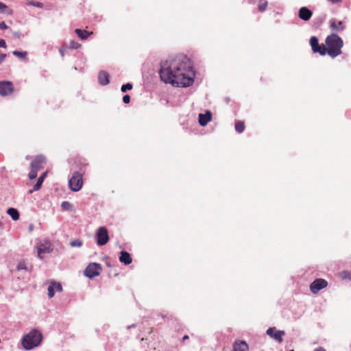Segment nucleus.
<instances>
[{
    "instance_id": "f257e3e1",
    "label": "nucleus",
    "mask_w": 351,
    "mask_h": 351,
    "mask_svg": "<svg viewBox=\"0 0 351 351\" xmlns=\"http://www.w3.org/2000/svg\"><path fill=\"white\" fill-rule=\"evenodd\" d=\"M159 73L162 81L173 86L187 87L193 82L192 67L186 57H177L161 62Z\"/></svg>"
},
{
    "instance_id": "79ce46f5",
    "label": "nucleus",
    "mask_w": 351,
    "mask_h": 351,
    "mask_svg": "<svg viewBox=\"0 0 351 351\" xmlns=\"http://www.w3.org/2000/svg\"><path fill=\"white\" fill-rule=\"evenodd\" d=\"M314 351H326V350L322 348H319L317 349H315Z\"/></svg>"
},
{
    "instance_id": "7ed1b4c3",
    "label": "nucleus",
    "mask_w": 351,
    "mask_h": 351,
    "mask_svg": "<svg viewBox=\"0 0 351 351\" xmlns=\"http://www.w3.org/2000/svg\"><path fill=\"white\" fill-rule=\"evenodd\" d=\"M42 341L41 333L36 330H31L22 339V345L26 350H31L38 346Z\"/></svg>"
},
{
    "instance_id": "412c9836",
    "label": "nucleus",
    "mask_w": 351,
    "mask_h": 351,
    "mask_svg": "<svg viewBox=\"0 0 351 351\" xmlns=\"http://www.w3.org/2000/svg\"><path fill=\"white\" fill-rule=\"evenodd\" d=\"M7 213L12 217V219L14 221H16L19 219V213L16 208H10L7 210Z\"/></svg>"
},
{
    "instance_id": "f704fd0d",
    "label": "nucleus",
    "mask_w": 351,
    "mask_h": 351,
    "mask_svg": "<svg viewBox=\"0 0 351 351\" xmlns=\"http://www.w3.org/2000/svg\"><path fill=\"white\" fill-rule=\"evenodd\" d=\"M0 47L3 48L7 47L5 41L3 39H0Z\"/></svg>"
},
{
    "instance_id": "393cba45",
    "label": "nucleus",
    "mask_w": 351,
    "mask_h": 351,
    "mask_svg": "<svg viewBox=\"0 0 351 351\" xmlns=\"http://www.w3.org/2000/svg\"><path fill=\"white\" fill-rule=\"evenodd\" d=\"M43 178H38L37 183L34 186V191L39 190L43 184Z\"/></svg>"
},
{
    "instance_id": "a878e982",
    "label": "nucleus",
    "mask_w": 351,
    "mask_h": 351,
    "mask_svg": "<svg viewBox=\"0 0 351 351\" xmlns=\"http://www.w3.org/2000/svg\"><path fill=\"white\" fill-rule=\"evenodd\" d=\"M70 245L72 246V247H81L82 245V242L81 240L80 239H75V240H73L72 241L71 243H70Z\"/></svg>"
},
{
    "instance_id": "39448f33",
    "label": "nucleus",
    "mask_w": 351,
    "mask_h": 351,
    "mask_svg": "<svg viewBox=\"0 0 351 351\" xmlns=\"http://www.w3.org/2000/svg\"><path fill=\"white\" fill-rule=\"evenodd\" d=\"M83 185L82 175L78 171L73 173L72 177L69 180V187L72 191H79Z\"/></svg>"
},
{
    "instance_id": "473e14b6",
    "label": "nucleus",
    "mask_w": 351,
    "mask_h": 351,
    "mask_svg": "<svg viewBox=\"0 0 351 351\" xmlns=\"http://www.w3.org/2000/svg\"><path fill=\"white\" fill-rule=\"evenodd\" d=\"M17 269L18 270H21V269H26V267H25V263H20L18 265H17Z\"/></svg>"
},
{
    "instance_id": "9d476101",
    "label": "nucleus",
    "mask_w": 351,
    "mask_h": 351,
    "mask_svg": "<svg viewBox=\"0 0 351 351\" xmlns=\"http://www.w3.org/2000/svg\"><path fill=\"white\" fill-rule=\"evenodd\" d=\"M310 44L314 53H319L322 56L326 55L325 45H319L318 39L315 36H312L311 38Z\"/></svg>"
},
{
    "instance_id": "c756f323",
    "label": "nucleus",
    "mask_w": 351,
    "mask_h": 351,
    "mask_svg": "<svg viewBox=\"0 0 351 351\" xmlns=\"http://www.w3.org/2000/svg\"><path fill=\"white\" fill-rule=\"evenodd\" d=\"M123 101L125 103V104H129L130 101V96L129 95H125L123 97Z\"/></svg>"
},
{
    "instance_id": "dca6fc26",
    "label": "nucleus",
    "mask_w": 351,
    "mask_h": 351,
    "mask_svg": "<svg viewBox=\"0 0 351 351\" xmlns=\"http://www.w3.org/2000/svg\"><path fill=\"white\" fill-rule=\"evenodd\" d=\"M312 15L313 12L306 7H302L299 10L298 16L304 21L309 20Z\"/></svg>"
},
{
    "instance_id": "37998d69",
    "label": "nucleus",
    "mask_w": 351,
    "mask_h": 351,
    "mask_svg": "<svg viewBox=\"0 0 351 351\" xmlns=\"http://www.w3.org/2000/svg\"><path fill=\"white\" fill-rule=\"evenodd\" d=\"M40 3H38L36 5L38 6V7H40Z\"/></svg>"
},
{
    "instance_id": "e433bc0d",
    "label": "nucleus",
    "mask_w": 351,
    "mask_h": 351,
    "mask_svg": "<svg viewBox=\"0 0 351 351\" xmlns=\"http://www.w3.org/2000/svg\"><path fill=\"white\" fill-rule=\"evenodd\" d=\"M6 54L0 53V64L5 59Z\"/></svg>"
},
{
    "instance_id": "f8f14e48",
    "label": "nucleus",
    "mask_w": 351,
    "mask_h": 351,
    "mask_svg": "<svg viewBox=\"0 0 351 351\" xmlns=\"http://www.w3.org/2000/svg\"><path fill=\"white\" fill-rule=\"evenodd\" d=\"M266 333L279 343L282 341V337L285 335V332L283 330H277L275 327L269 328L267 330Z\"/></svg>"
},
{
    "instance_id": "72a5a7b5",
    "label": "nucleus",
    "mask_w": 351,
    "mask_h": 351,
    "mask_svg": "<svg viewBox=\"0 0 351 351\" xmlns=\"http://www.w3.org/2000/svg\"><path fill=\"white\" fill-rule=\"evenodd\" d=\"M8 25L5 23V22L0 23V29H8Z\"/></svg>"
},
{
    "instance_id": "20e7f679",
    "label": "nucleus",
    "mask_w": 351,
    "mask_h": 351,
    "mask_svg": "<svg viewBox=\"0 0 351 351\" xmlns=\"http://www.w3.org/2000/svg\"><path fill=\"white\" fill-rule=\"evenodd\" d=\"M46 162V159L43 156H37L32 161L30 167L31 170L28 174V177L30 180H34L37 177V172L38 170L44 167V165Z\"/></svg>"
},
{
    "instance_id": "f03ea898",
    "label": "nucleus",
    "mask_w": 351,
    "mask_h": 351,
    "mask_svg": "<svg viewBox=\"0 0 351 351\" xmlns=\"http://www.w3.org/2000/svg\"><path fill=\"white\" fill-rule=\"evenodd\" d=\"M326 54L334 58L341 54V49L343 46V40L335 33L328 36L325 40Z\"/></svg>"
},
{
    "instance_id": "2f4dec72",
    "label": "nucleus",
    "mask_w": 351,
    "mask_h": 351,
    "mask_svg": "<svg viewBox=\"0 0 351 351\" xmlns=\"http://www.w3.org/2000/svg\"><path fill=\"white\" fill-rule=\"evenodd\" d=\"M266 7H267V3L266 2L264 3L260 4V5H258V10L260 12H263V11H264L265 10Z\"/></svg>"
},
{
    "instance_id": "c9c22d12",
    "label": "nucleus",
    "mask_w": 351,
    "mask_h": 351,
    "mask_svg": "<svg viewBox=\"0 0 351 351\" xmlns=\"http://www.w3.org/2000/svg\"><path fill=\"white\" fill-rule=\"evenodd\" d=\"M13 36L15 37V38H20L21 36V33L19 32H13Z\"/></svg>"
},
{
    "instance_id": "cd10ccee",
    "label": "nucleus",
    "mask_w": 351,
    "mask_h": 351,
    "mask_svg": "<svg viewBox=\"0 0 351 351\" xmlns=\"http://www.w3.org/2000/svg\"><path fill=\"white\" fill-rule=\"evenodd\" d=\"M70 206H71V204L69 202L65 201L62 203V207L64 209L68 210V209H69Z\"/></svg>"
},
{
    "instance_id": "bb28decb",
    "label": "nucleus",
    "mask_w": 351,
    "mask_h": 351,
    "mask_svg": "<svg viewBox=\"0 0 351 351\" xmlns=\"http://www.w3.org/2000/svg\"><path fill=\"white\" fill-rule=\"evenodd\" d=\"M132 88V84H130V83H128L126 84H124L121 86V91L122 92H126L127 90H131Z\"/></svg>"
},
{
    "instance_id": "58836bf2",
    "label": "nucleus",
    "mask_w": 351,
    "mask_h": 351,
    "mask_svg": "<svg viewBox=\"0 0 351 351\" xmlns=\"http://www.w3.org/2000/svg\"><path fill=\"white\" fill-rule=\"evenodd\" d=\"M47 174V171L44 172L39 178H43V180L44 181L45 178Z\"/></svg>"
},
{
    "instance_id": "423d86ee",
    "label": "nucleus",
    "mask_w": 351,
    "mask_h": 351,
    "mask_svg": "<svg viewBox=\"0 0 351 351\" xmlns=\"http://www.w3.org/2000/svg\"><path fill=\"white\" fill-rule=\"evenodd\" d=\"M102 271V267L100 264L96 263H90L84 270V275L89 278L98 276Z\"/></svg>"
},
{
    "instance_id": "2eb2a0df",
    "label": "nucleus",
    "mask_w": 351,
    "mask_h": 351,
    "mask_svg": "<svg viewBox=\"0 0 351 351\" xmlns=\"http://www.w3.org/2000/svg\"><path fill=\"white\" fill-rule=\"evenodd\" d=\"M249 346L245 341L236 340L233 343L232 351H248Z\"/></svg>"
},
{
    "instance_id": "b1692460",
    "label": "nucleus",
    "mask_w": 351,
    "mask_h": 351,
    "mask_svg": "<svg viewBox=\"0 0 351 351\" xmlns=\"http://www.w3.org/2000/svg\"><path fill=\"white\" fill-rule=\"evenodd\" d=\"M81 44L75 42V40H71L69 43V48L71 49H77L81 47Z\"/></svg>"
},
{
    "instance_id": "ea45409f",
    "label": "nucleus",
    "mask_w": 351,
    "mask_h": 351,
    "mask_svg": "<svg viewBox=\"0 0 351 351\" xmlns=\"http://www.w3.org/2000/svg\"><path fill=\"white\" fill-rule=\"evenodd\" d=\"M60 53L62 57H63L64 56V51L63 49H60Z\"/></svg>"
},
{
    "instance_id": "5701e85b",
    "label": "nucleus",
    "mask_w": 351,
    "mask_h": 351,
    "mask_svg": "<svg viewBox=\"0 0 351 351\" xmlns=\"http://www.w3.org/2000/svg\"><path fill=\"white\" fill-rule=\"evenodd\" d=\"M13 55L19 58V59L24 60L26 59L27 52V51H14L12 52Z\"/></svg>"
},
{
    "instance_id": "1a4fd4ad",
    "label": "nucleus",
    "mask_w": 351,
    "mask_h": 351,
    "mask_svg": "<svg viewBox=\"0 0 351 351\" xmlns=\"http://www.w3.org/2000/svg\"><path fill=\"white\" fill-rule=\"evenodd\" d=\"M14 90L13 84L10 81L0 82V95L7 96L11 95Z\"/></svg>"
},
{
    "instance_id": "4be33fe9",
    "label": "nucleus",
    "mask_w": 351,
    "mask_h": 351,
    "mask_svg": "<svg viewBox=\"0 0 351 351\" xmlns=\"http://www.w3.org/2000/svg\"><path fill=\"white\" fill-rule=\"evenodd\" d=\"M235 130L237 132L241 133L245 130V123L242 121H237L235 123Z\"/></svg>"
},
{
    "instance_id": "4468645a",
    "label": "nucleus",
    "mask_w": 351,
    "mask_h": 351,
    "mask_svg": "<svg viewBox=\"0 0 351 351\" xmlns=\"http://www.w3.org/2000/svg\"><path fill=\"white\" fill-rule=\"evenodd\" d=\"M54 289H56L58 292H61L62 291V287L60 283L52 281L50 282V285L48 287V296L49 298H51L54 296L55 292Z\"/></svg>"
},
{
    "instance_id": "a211bd4d",
    "label": "nucleus",
    "mask_w": 351,
    "mask_h": 351,
    "mask_svg": "<svg viewBox=\"0 0 351 351\" xmlns=\"http://www.w3.org/2000/svg\"><path fill=\"white\" fill-rule=\"evenodd\" d=\"M109 78L110 75L107 72L101 71L99 73L98 80L101 85H107L110 82Z\"/></svg>"
},
{
    "instance_id": "4c0bfd02",
    "label": "nucleus",
    "mask_w": 351,
    "mask_h": 351,
    "mask_svg": "<svg viewBox=\"0 0 351 351\" xmlns=\"http://www.w3.org/2000/svg\"><path fill=\"white\" fill-rule=\"evenodd\" d=\"M329 2L332 3H339L341 2V0H328Z\"/></svg>"
},
{
    "instance_id": "aec40b11",
    "label": "nucleus",
    "mask_w": 351,
    "mask_h": 351,
    "mask_svg": "<svg viewBox=\"0 0 351 351\" xmlns=\"http://www.w3.org/2000/svg\"><path fill=\"white\" fill-rule=\"evenodd\" d=\"M75 32L82 40H86L90 35L93 34V32H88L86 30H82L80 29H75Z\"/></svg>"
},
{
    "instance_id": "6ab92c4d",
    "label": "nucleus",
    "mask_w": 351,
    "mask_h": 351,
    "mask_svg": "<svg viewBox=\"0 0 351 351\" xmlns=\"http://www.w3.org/2000/svg\"><path fill=\"white\" fill-rule=\"evenodd\" d=\"M119 259L121 263L125 265H129L132 261L130 254L126 251L121 252Z\"/></svg>"
},
{
    "instance_id": "0eeeda50",
    "label": "nucleus",
    "mask_w": 351,
    "mask_h": 351,
    "mask_svg": "<svg viewBox=\"0 0 351 351\" xmlns=\"http://www.w3.org/2000/svg\"><path fill=\"white\" fill-rule=\"evenodd\" d=\"M97 243L99 245H104L109 241L108 232L106 228L100 227L96 232Z\"/></svg>"
},
{
    "instance_id": "c85d7f7f",
    "label": "nucleus",
    "mask_w": 351,
    "mask_h": 351,
    "mask_svg": "<svg viewBox=\"0 0 351 351\" xmlns=\"http://www.w3.org/2000/svg\"><path fill=\"white\" fill-rule=\"evenodd\" d=\"M8 8L6 5L4 3L0 2V11L1 12H6L5 10H7Z\"/></svg>"
},
{
    "instance_id": "7c9ffc66",
    "label": "nucleus",
    "mask_w": 351,
    "mask_h": 351,
    "mask_svg": "<svg viewBox=\"0 0 351 351\" xmlns=\"http://www.w3.org/2000/svg\"><path fill=\"white\" fill-rule=\"evenodd\" d=\"M341 277L343 278H349V279H351V273L350 272H343L341 274Z\"/></svg>"
},
{
    "instance_id": "f3484780",
    "label": "nucleus",
    "mask_w": 351,
    "mask_h": 351,
    "mask_svg": "<svg viewBox=\"0 0 351 351\" xmlns=\"http://www.w3.org/2000/svg\"><path fill=\"white\" fill-rule=\"evenodd\" d=\"M212 119V114L210 111H206L205 114H199V123L201 125H206Z\"/></svg>"
},
{
    "instance_id": "6e6552de",
    "label": "nucleus",
    "mask_w": 351,
    "mask_h": 351,
    "mask_svg": "<svg viewBox=\"0 0 351 351\" xmlns=\"http://www.w3.org/2000/svg\"><path fill=\"white\" fill-rule=\"evenodd\" d=\"M328 286V282L323 278H317L315 279L311 285H310V290L311 291L316 294L321 289L326 288Z\"/></svg>"
},
{
    "instance_id": "ddd939ff",
    "label": "nucleus",
    "mask_w": 351,
    "mask_h": 351,
    "mask_svg": "<svg viewBox=\"0 0 351 351\" xmlns=\"http://www.w3.org/2000/svg\"><path fill=\"white\" fill-rule=\"evenodd\" d=\"M329 27L332 32L337 33L342 32L345 29L346 25L342 21L332 19L329 21Z\"/></svg>"
},
{
    "instance_id": "a19ab883",
    "label": "nucleus",
    "mask_w": 351,
    "mask_h": 351,
    "mask_svg": "<svg viewBox=\"0 0 351 351\" xmlns=\"http://www.w3.org/2000/svg\"><path fill=\"white\" fill-rule=\"evenodd\" d=\"M189 336L186 335L183 337L182 340H183V341H184L189 339Z\"/></svg>"
},
{
    "instance_id": "9b49d317",
    "label": "nucleus",
    "mask_w": 351,
    "mask_h": 351,
    "mask_svg": "<svg viewBox=\"0 0 351 351\" xmlns=\"http://www.w3.org/2000/svg\"><path fill=\"white\" fill-rule=\"evenodd\" d=\"M52 251L51 243L49 241H44L37 245L38 256L42 258V254L45 253H50Z\"/></svg>"
},
{
    "instance_id": "c03bdc74",
    "label": "nucleus",
    "mask_w": 351,
    "mask_h": 351,
    "mask_svg": "<svg viewBox=\"0 0 351 351\" xmlns=\"http://www.w3.org/2000/svg\"><path fill=\"white\" fill-rule=\"evenodd\" d=\"M290 351H294V350H290Z\"/></svg>"
}]
</instances>
